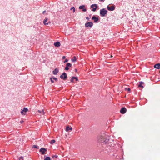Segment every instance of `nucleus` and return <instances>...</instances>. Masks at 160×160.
Wrapping results in <instances>:
<instances>
[{
	"mask_svg": "<svg viewBox=\"0 0 160 160\" xmlns=\"http://www.w3.org/2000/svg\"><path fill=\"white\" fill-rule=\"evenodd\" d=\"M109 138L107 137L105 134L99 135L97 137V140L98 142L106 144L109 142Z\"/></svg>",
	"mask_w": 160,
	"mask_h": 160,
	"instance_id": "f257e3e1",
	"label": "nucleus"
},
{
	"mask_svg": "<svg viewBox=\"0 0 160 160\" xmlns=\"http://www.w3.org/2000/svg\"><path fill=\"white\" fill-rule=\"evenodd\" d=\"M107 11L105 8L101 9L100 11V13L101 16L104 17L107 13Z\"/></svg>",
	"mask_w": 160,
	"mask_h": 160,
	"instance_id": "f03ea898",
	"label": "nucleus"
},
{
	"mask_svg": "<svg viewBox=\"0 0 160 160\" xmlns=\"http://www.w3.org/2000/svg\"><path fill=\"white\" fill-rule=\"evenodd\" d=\"M39 152H41V153L42 155H44L47 152V149L44 148H42L40 149Z\"/></svg>",
	"mask_w": 160,
	"mask_h": 160,
	"instance_id": "7ed1b4c3",
	"label": "nucleus"
},
{
	"mask_svg": "<svg viewBox=\"0 0 160 160\" xmlns=\"http://www.w3.org/2000/svg\"><path fill=\"white\" fill-rule=\"evenodd\" d=\"M60 77L64 80H66L67 79V74L65 72H63L62 75H60Z\"/></svg>",
	"mask_w": 160,
	"mask_h": 160,
	"instance_id": "20e7f679",
	"label": "nucleus"
},
{
	"mask_svg": "<svg viewBox=\"0 0 160 160\" xmlns=\"http://www.w3.org/2000/svg\"><path fill=\"white\" fill-rule=\"evenodd\" d=\"M93 25V23L92 22H87L85 24V27L86 28H91Z\"/></svg>",
	"mask_w": 160,
	"mask_h": 160,
	"instance_id": "39448f33",
	"label": "nucleus"
},
{
	"mask_svg": "<svg viewBox=\"0 0 160 160\" xmlns=\"http://www.w3.org/2000/svg\"><path fill=\"white\" fill-rule=\"evenodd\" d=\"M107 8L108 10L112 11L115 10V7L114 5H112L110 6H108Z\"/></svg>",
	"mask_w": 160,
	"mask_h": 160,
	"instance_id": "423d86ee",
	"label": "nucleus"
},
{
	"mask_svg": "<svg viewBox=\"0 0 160 160\" xmlns=\"http://www.w3.org/2000/svg\"><path fill=\"white\" fill-rule=\"evenodd\" d=\"M91 7L92 8V11L93 12H95L96 11L97 8H98V6L96 4H93L91 5Z\"/></svg>",
	"mask_w": 160,
	"mask_h": 160,
	"instance_id": "0eeeda50",
	"label": "nucleus"
},
{
	"mask_svg": "<svg viewBox=\"0 0 160 160\" xmlns=\"http://www.w3.org/2000/svg\"><path fill=\"white\" fill-rule=\"evenodd\" d=\"M28 109L27 108H24L22 110L21 112V113L22 115H24L26 113V112L28 111Z\"/></svg>",
	"mask_w": 160,
	"mask_h": 160,
	"instance_id": "6e6552de",
	"label": "nucleus"
},
{
	"mask_svg": "<svg viewBox=\"0 0 160 160\" xmlns=\"http://www.w3.org/2000/svg\"><path fill=\"white\" fill-rule=\"evenodd\" d=\"M72 66V65L71 63H68L66 64V67L65 68V70H68L69 69V67H71Z\"/></svg>",
	"mask_w": 160,
	"mask_h": 160,
	"instance_id": "1a4fd4ad",
	"label": "nucleus"
},
{
	"mask_svg": "<svg viewBox=\"0 0 160 160\" xmlns=\"http://www.w3.org/2000/svg\"><path fill=\"white\" fill-rule=\"evenodd\" d=\"M127 111V109L126 108L124 107L122 108L120 110V112L122 114L125 113Z\"/></svg>",
	"mask_w": 160,
	"mask_h": 160,
	"instance_id": "9d476101",
	"label": "nucleus"
},
{
	"mask_svg": "<svg viewBox=\"0 0 160 160\" xmlns=\"http://www.w3.org/2000/svg\"><path fill=\"white\" fill-rule=\"evenodd\" d=\"M92 19L94 20V22H97L99 20L98 18V17L94 16L92 17Z\"/></svg>",
	"mask_w": 160,
	"mask_h": 160,
	"instance_id": "9b49d317",
	"label": "nucleus"
},
{
	"mask_svg": "<svg viewBox=\"0 0 160 160\" xmlns=\"http://www.w3.org/2000/svg\"><path fill=\"white\" fill-rule=\"evenodd\" d=\"M74 80H75L76 81H77L78 80V78L77 77H72L70 80V81L72 82H74Z\"/></svg>",
	"mask_w": 160,
	"mask_h": 160,
	"instance_id": "f8f14e48",
	"label": "nucleus"
},
{
	"mask_svg": "<svg viewBox=\"0 0 160 160\" xmlns=\"http://www.w3.org/2000/svg\"><path fill=\"white\" fill-rule=\"evenodd\" d=\"M58 68H55L54 70L53 71V74L54 75H56L58 72Z\"/></svg>",
	"mask_w": 160,
	"mask_h": 160,
	"instance_id": "ddd939ff",
	"label": "nucleus"
},
{
	"mask_svg": "<svg viewBox=\"0 0 160 160\" xmlns=\"http://www.w3.org/2000/svg\"><path fill=\"white\" fill-rule=\"evenodd\" d=\"M54 45L55 47H58L60 46L61 44L59 42H57L54 43Z\"/></svg>",
	"mask_w": 160,
	"mask_h": 160,
	"instance_id": "4468645a",
	"label": "nucleus"
},
{
	"mask_svg": "<svg viewBox=\"0 0 160 160\" xmlns=\"http://www.w3.org/2000/svg\"><path fill=\"white\" fill-rule=\"evenodd\" d=\"M47 20H48V18H45V19H44L43 20V23H44V25H48L49 23H50V22H49L48 23H46Z\"/></svg>",
	"mask_w": 160,
	"mask_h": 160,
	"instance_id": "2eb2a0df",
	"label": "nucleus"
},
{
	"mask_svg": "<svg viewBox=\"0 0 160 160\" xmlns=\"http://www.w3.org/2000/svg\"><path fill=\"white\" fill-rule=\"evenodd\" d=\"M85 7V6L84 5H82L80 6L79 7V9H82L83 11L85 12L86 11V9L85 8H83Z\"/></svg>",
	"mask_w": 160,
	"mask_h": 160,
	"instance_id": "dca6fc26",
	"label": "nucleus"
},
{
	"mask_svg": "<svg viewBox=\"0 0 160 160\" xmlns=\"http://www.w3.org/2000/svg\"><path fill=\"white\" fill-rule=\"evenodd\" d=\"M154 68L157 69H160V63L156 64L154 66Z\"/></svg>",
	"mask_w": 160,
	"mask_h": 160,
	"instance_id": "f3484780",
	"label": "nucleus"
},
{
	"mask_svg": "<svg viewBox=\"0 0 160 160\" xmlns=\"http://www.w3.org/2000/svg\"><path fill=\"white\" fill-rule=\"evenodd\" d=\"M38 112H39L40 113L42 114L43 115H44L45 113V112H44L43 110H38Z\"/></svg>",
	"mask_w": 160,
	"mask_h": 160,
	"instance_id": "a211bd4d",
	"label": "nucleus"
},
{
	"mask_svg": "<svg viewBox=\"0 0 160 160\" xmlns=\"http://www.w3.org/2000/svg\"><path fill=\"white\" fill-rule=\"evenodd\" d=\"M72 130V128L70 127L69 126H67L66 128V131H69V130Z\"/></svg>",
	"mask_w": 160,
	"mask_h": 160,
	"instance_id": "6ab92c4d",
	"label": "nucleus"
},
{
	"mask_svg": "<svg viewBox=\"0 0 160 160\" xmlns=\"http://www.w3.org/2000/svg\"><path fill=\"white\" fill-rule=\"evenodd\" d=\"M76 58L75 56H74L72 59L71 60L72 62H75L76 61Z\"/></svg>",
	"mask_w": 160,
	"mask_h": 160,
	"instance_id": "aec40b11",
	"label": "nucleus"
},
{
	"mask_svg": "<svg viewBox=\"0 0 160 160\" xmlns=\"http://www.w3.org/2000/svg\"><path fill=\"white\" fill-rule=\"evenodd\" d=\"M143 83L142 82H140V84L138 85V87H142V88L143 86L142 85V84Z\"/></svg>",
	"mask_w": 160,
	"mask_h": 160,
	"instance_id": "412c9836",
	"label": "nucleus"
},
{
	"mask_svg": "<svg viewBox=\"0 0 160 160\" xmlns=\"http://www.w3.org/2000/svg\"><path fill=\"white\" fill-rule=\"evenodd\" d=\"M55 142V140L53 139L50 142V143L51 144H53Z\"/></svg>",
	"mask_w": 160,
	"mask_h": 160,
	"instance_id": "4be33fe9",
	"label": "nucleus"
},
{
	"mask_svg": "<svg viewBox=\"0 0 160 160\" xmlns=\"http://www.w3.org/2000/svg\"><path fill=\"white\" fill-rule=\"evenodd\" d=\"M44 160H51L50 158L49 157H47Z\"/></svg>",
	"mask_w": 160,
	"mask_h": 160,
	"instance_id": "5701e85b",
	"label": "nucleus"
},
{
	"mask_svg": "<svg viewBox=\"0 0 160 160\" xmlns=\"http://www.w3.org/2000/svg\"><path fill=\"white\" fill-rule=\"evenodd\" d=\"M71 10H73V12H75V8H74V7H72L71 8Z\"/></svg>",
	"mask_w": 160,
	"mask_h": 160,
	"instance_id": "b1692460",
	"label": "nucleus"
},
{
	"mask_svg": "<svg viewBox=\"0 0 160 160\" xmlns=\"http://www.w3.org/2000/svg\"><path fill=\"white\" fill-rule=\"evenodd\" d=\"M23 157H20L18 158V160H23Z\"/></svg>",
	"mask_w": 160,
	"mask_h": 160,
	"instance_id": "393cba45",
	"label": "nucleus"
},
{
	"mask_svg": "<svg viewBox=\"0 0 160 160\" xmlns=\"http://www.w3.org/2000/svg\"><path fill=\"white\" fill-rule=\"evenodd\" d=\"M58 157L57 155H55L52 156V158H57Z\"/></svg>",
	"mask_w": 160,
	"mask_h": 160,
	"instance_id": "a878e982",
	"label": "nucleus"
},
{
	"mask_svg": "<svg viewBox=\"0 0 160 160\" xmlns=\"http://www.w3.org/2000/svg\"><path fill=\"white\" fill-rule=\"evenodd\" d=\"M53 78H50V80H51V82L52 83H53L54 82V81L52 80Z\"/></svg>",
	"mask_w": 160,
	"mask_h": 160,
	"instance_id": "bb28decb",
	"label": "nucleus"
},
{
	"mask_svg": "<svg viewBox=\"0 0 160 160\" xmlns=\"http://www.w3.org/2000/svg\"><path fill=\"white\" fill-rule=\"evenodd\" d=\"M53 79L54 80L56 81H58V79L56 78L53 77Z\"/></svg>",
	"mask_w": 160,
	"mask_h": 160,
	"instance_id": "cd10ccee",
	"label": "nucleus"
},
{
	"mask_svg": "<svg viewBox=\"0 0 160 160\" xmlns=\"http://www.w3.org/2000/svg\"><path fill=\"white\" fill-rule=\"evenodd\" d=\"M68 59H66L64 61V63H66V62H68Z\"/></svg>",
	"mask_w": 160,
	"mask_h": 160,
	"instance_id": "c85d7f7f",
	"label": "nucleus"
},
{
	"mask_svg": "<svg viewBox=\"0 0 160 160\" xmlns=\"http://www.w3.org/2000/svg\"><path fill=\"white\" fill-rule=\"evenodd\" d=\"M33 147L34 148H38V146L37 145H34L33 146Z\"/></svg>",
	"mask_w": 160,
	"mask_h": 160,
	"instance_id": "c756f323",
	"label": "nucleus"
},
{
	"mask_svg": "<svg viewBox=\"0 0 160 160\" xmlns=\"http://www.w3.org/2000/svg\"><path fill=\"white\" fill-rule=\"evenodd\" d=\"M66 58V57L65 56H63L62 57V59H64Z\"/></svg>",
	"mask_w": 160,
	"mask_h": 160,
	"instance_id": "7c9ffc66",
	"label": "nucleus"
},
{
	"mask_svg": "<svg viewBox=\"0 0 160 160\" xmlns=\"http://www.w3.org/2000/svg\"><path fill=\"white\" fill-rule=\"evenodd\" d=\"M127 90L128 91H130V88H127Z\"/></svg>",
	"mask_w": 160,
	"mask_h": 160,
	"instance_id": "2f4dec72",
	"label": "nucleus"
},
{
	"mask_svg": "<svg viewBox=\"0 0 160 160\" xmlns=\"http://www.w3.org/2000/svg\"><path fill=\"white\" fill-rule=\"evenodd\" d=\"M74 71H75V72H77L78 70H77V69L75 68L74 69Z\"/></svg>",
	"mask_w": 160,
	"mask_h": 160,
	"instance_id": "473e14b6",
	"label": "nucleus"
},
{
	"mask_svg": "<svg viewBox=\"0 0 160 160\" xmlns=\"http://www.w3.org/2000/svg\"><path fill=\"white\" fill-rule=\"evenodd\" d=\"M86 18L87 19L89 20V18L88 17H86Z\"/></svg>",
	"mask_w": 160,
	"mask_h": 160,
	"instance_id": "72a5a7b5",
	"label": "nucleus"
},
{
	"mask_svg": "<svg viewBox=\"0 0 160 160\" xmlns=\"http://www.w3.org/2000/svg\"><path fill=\"white\" fill-rule=\"evenodd\" d=\"M46 12V11H43L42 12L43 14H44V13H45Z\"/></svg>",
	"mask_w": 160,
	"mask_h": 160,
	"instance_id": "f704fd0d",
	"label": "nucleus"
},
{
	"mask_svg": "<svg viewBox=\"0 0 160 160\" xmlns=\"http://www.w3.org/2000/svg\"><path fill=\"white\" fill-rule=\"evenodd\" d=\"M23 122V121H20V123H22Z\"/></svg>",
	"mask_w": 160,
	"mask_h": 160,
	"instance_id": "c9c22d12",
	"label": "nucleus"
},
{
	"mask_svg": "<svg viewBox=\"0 0 160 160\" xmlns=\"http://www.w3.org/2000/svg\"><path fill=\"white\" fill-rule=\"evenodd\" d=\"M100 0L101 1H104V0Z\"/></svg>",
	"mask_w": 160,
	"mask_h": 160,
	"instance_id": "e433bc0d",
	"label": "nucleus"
},
{
	"mask_svg": "<svg viewBox=\"0 0 160 160\" xmlns=\"http://www.w3.org/2000/svg\"><path fill=\"white\" fill-rule=\"evenodd\" d=\"M126 89H127V88H125V90H126Z\"/></svg>",
	"mask_w": 160,
	"mask_h": 160,
	"instance_id": "4c0bfd02",
	"label": "nucleus"
}]
</instances>
